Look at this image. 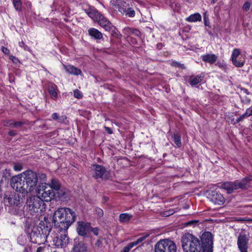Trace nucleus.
<instances>
[{
  "label": "nucleus",
  "instance_id": "nucleus-14",
  "mask_svg": "<svg viewBox=\"0 0 252 252\" xmlns=\"http://www.w3.org/2000/svg\"><path fill=\"white\" fill-rule=\"evenodd\" d=\"M249 235L241 233L237 238V245L240 252H248Z\"/></svg>",
  "mask_w": 252,
  "mask_h": 252
},
{
  "label": "nucleus",
  "instance_id": "nucleus-37",
  "mask_svg": "<svg viewBox=\"0 0 252 252\" xmlns=\"http://www.w3.org/2000/svg\"><path fill=\"white\" fill-rule=\"evenodd\" d=\"M13 3L16 10L20 11L21 10V0H13Z\"/></svg>",
  "mask_w": 252,
  "mask_h": 252
},
{
  "label": "nucleus",
  "instance_id": "nucleus-35",
  "mask_svg": "<svg viewBox=\"0 0 252 252\" xmlns=\"http://www.w3.org/2000/svg\"><path fill=\"white\" fill-rule=\"evenodd\" d=\"M173 139V141L175 144L178 147H180L182 145V143L181 141V136L177 134H174L172 136Z\"/></svg>",
  "mask_w": 252,
  "mask_h": 252
},
{
  "label": "nucleus",
  "instance_id": "nucleus-17",
  "mask_svg": "<svg viewBox=\"0 0 252 252\" xmlns=\"http://www.w3.org/2000/svg\"><path fill=\"white\" fill-rule=\"evenodd\" d=\"M240 51L239 49L236 48L233 50L231 59L233 65L237 67H242L245 63V59L240 60L239 62H237V59L240 58Z\"/></svg>",
  "mask_w": 252,
  "mask_h": 252
},
{
  "label": "nucleus",
  "instance_id": "nucleus-57",
  "mask_svg": "<svg viewBox=\"0 0 252 252\" xmlns=\"http://www.w3.org/2000/svg\"><path fill=\"white\" fill-rule=\"evenodd\" d=\"M244 59H242V58H238L237 59V62H239L240 60H244Z\"/></svg>",
  "mask_w": 252,
  "mask_h": 252
},
{
  "label": "nucleus",
  "instance_id": "nucleus-47",
  "mask_svg": "<svg viewBox=\"0 0 252 252\" xmlns=\"http://www.w3.org/2000/svg\"><path fill=\"white\" fill-rule=\"evenodd\" d=\"M251 7V3L249 2H246L243 6V8L244 10L247 11H248Z\"/></svg>",
  "mask_w": 252,
  "mask_h": 252
},
{
  "label": "nucleus",
  "instance_id": "nucleus-53",
  "mask_svg": "<svg viewBox=\"0 0 252 252\" xmlns=\"http://www.w3.org/2000/svg\"><path fill=\"white\" fill-rule=\"evenodd\" d=\"M19 46L21 47H23L24 49H26L27 46L25 44L23 41L20 42L19 43Z\"/></svg>",
  "mask_w": 252,
  "mask_h": 252
},
{
  "label": "nucleus",
  "instance_id": "nucleus-8",
  "mask_svg": "<svg viewBox=\"0 0 252 252\" xmlns=\"http://www.w3.org/2000/svg\"><path fill=\"white\" fill-rule=\"evenodd\" d=\"M36 189V192L38 196L43 201L49 202L55 197V193L51 187L45 182H42Z\"/></svg>",
  "mask_w": 252,
  "mask_h": 252
},
{
  "label": "nucleus",
  "instance_id": "nucleus-40",
  "mask_svg": "<svg viewBox=\"0 0 252 252\" xmlns=\"http://www.w3.org/2000/svg\"><path fill=\"white\" fill-rule=\"evenodd\" d=\"M198 220H191L185 222V225L186 226H191L194 227L198 224Z\"/></svg>",
  "mask_w": 252,
  "mask_h": 252
},
{
  "label": "nucleus",
  "instance_id": "nucleus-55",
  "mask_svg": "<svg viewBox=\"0 0 252 252\" xmlns=\"http://www.w3.org/2000/svg\"><path fill=\"white\" fill-rule=\"evenodd\" d=\"M105 129L108 133L111 134L112 133V130L110 128L105 126Z\"/></svg>",
  "mask_w": 252,
  "mask_h": 252
},
{
  "label": "nucleus",
  "instance_id": "nucleus-28",
  "mask_svg": "<svg viewBox=\"0 0 252 252\" xmlns=\"http://www.w3.org/2000/svg\"><path fill=\"white\" fill-rule=\"evenodd\" d=\"M15 200L14 199L12 195H5L3 198L4 203L6 206H10L15 204Z\"/></svg>",
  "mask_w": 252,
  "mask_h": 252
},
{
  "label": "nucleus",
  "instance_id": "nucleus-10",
  "mask_svg": "<svg viewBox=\"0 0 252 252\" xmlns=\"http://www.w3.org/2000/svg\"><path fill=\"white\" fill-rule=\"evenodd\" d=\"M96 21L106 31L109 32L112 36L117 38L119 37L120 34L116 27L101 14Z\"/></svg>",
  "mask_w": 252,
  "mask_h": 252
},
{
  "label": "nucleus",
  "instance_id": "nucleus-46",
  "mask_svg": "<svg viewBox=\"0 0 252 252\" xmlns=\"http://www.w3.org/2000/svg\"><path fill=\"white\" fill-rule=\"evenodd\" d=\"M248 117L249 116L247 115V114L246 113H245L242 116H241L240 117L236 119V122L239 123V122L242 121L244 119H245L246 118Z\"/></svg>",
  "mask_w": 252,
  "mask_h": 252
},
{
  "label": "nucleus",
  "instance_id": "nucleus-12",
  "mask_svg": "<svg viewBox=\"0 0 252 252\" xmlns=\"http://www.w3.org/2000/svg\"><path fill=\"white\" fill-rule=\"evenodd\" d=\"M201 240L202 244L203 252H213V235L210 232H204Z\"/></svg>",
  "mask_w": 252,
  "mask_h": 252
},
{
  "label": "nucleus",
  "instance_id": "nucleus-25",
  "mask_svg": "<svg viewBox=\"0 0 252 252\" xmlns=\"http://www.w3.org/2000/svg\"><path fill=\"white\" fill-rule=\"evenodd\" d=\"M71 252H87V247L84 244L79 243L74 246Z\"/></svg>",
  "mask_w": 252,
  "mask_h": 252
},
{
  "label": "nucleus",
  "instance_id": "nucleus-45",
  "mask_svg": "<svg viewBox=\"0 0 252 252\" xmlns=\"http://www.w3.org/2000/svg\"><path fill=\"white\" fill-rule=\"evenodd\" d=\"M74 96L76 98H81L82 97V94L79 91L76 90L74 91Z\"/></svg>",
  "mask_w": 252,
  "mask_h": 252
},
{
  "label": "nucleus",
  "instance_id": "nucleus-22",
  "mask_svg": "<svg viewBox=\"0 0 252 252\" xmlns=\"http://www.w3.org/2000/svg\"><path fill=\"white\" fill-rule=\"evenodd\" d=\"M123 33L127 36H129L131 35L139 36L141 34L140 32L137 29L128 27H126L123 30Z\"/></svg>",
  "mask_w": 252,
  "mask_h": 252
},
{
  "label": "nucleus",
  "instance_id": "nucleus-3",
  "mask_svg": "<svg viewBox=\"0 0 252 252\" xmlns=\"http://www.w3.org/2000/svg\"><path fill=\"white\" fill-rule=\"evenodd\" d=\"M51 228L45 225L44 222H40L38 225H31L26 229V231L32 242L40 244L47 241Z\"/></svg>",
  "mask_w": 252,
  "mask_h": 252
},
{
  "label": "nucleus",
  "instance_id": "nucleus-4",
  "mask_svg": "<svg viewBox=\"0 0 252 252\" xmlns=\"http://www.w3.org/2000/svg\"><path fill=\"white\" fill-rule=\"evenodd\" d=\"M181 243L184 252H203L200 240L191 234L184 235L181 238Z\"/></svg>",
  "mask_w": 252,
  "mask_h": 252
},
{
  "label": "nucleus",
  "instance_id": "nucleus-29",
  "mask_svg": "<svg viewBox=\"0 0 252 252\" xmlns=\"http://www.w3.org/2000/svg\"><path fill=\"white\" fill-rule=\"evenodd\" d=\"M149 236V234L143 235L138 238L136 241L131 242L133 247L137 245H142L147 238Z\"/></svg>",
  "mask_w": 252,
  "mask_h": 252
},
{
  "label": "nucleus",
  "instance_id": "nucleus-50",
  "mask_svg": "<svg viewBox=\"0 0 252 252\" xmlns=\"http://www.w3.org/2000/svg\"><path fill=\"white\" fill-rule=\"evenodd\" d=\"M245 113L249 117L250 116H252V106H251L246 110Z\"/></svg>",
  "mask_w": 252,
  "mask_h": 252
},
{
  "label": "nucleus",
  "instance_id": "nucleus-18",
  "mask_svg": "<svg viewBox=\"0 0 252 252\" xmlns=\"http://www.w3.org/2000/svg\"><path fill=\"white\" fill-rule=\"evenodd\" d=\"M56 193L57 197L62 201H66L69 195L68 190L64 188L60 189L57 191Z\"/></svg>",
  "mask_w": 252,
  "mask_h": 252
},
{
  "label": "nucleus",
  "instance_id": "nucleus-33",
  "mask_svg": "<svg viewBox=\"0 0 252 252\" xmlns=\"http://www.w3.org/2000/svg\"><path fill=\"white\" fill-rule=\"evenodd\" d=\"M17 242L19 245L25 246L27 245L29 242H28L26 235H21L17 238Z\"/></svg>",
  "mask_w": 252,
  "mask_h": 252
},
{
  "label": "nucleus",
  "instance_id": "nucleus-56",
  "mask_svg": "<svg viewBox=\"0 0 252 252\" xmlns=\"http://www.w3.org/2000/svg\"><path fill=\"white\" fill-rule=\"evenodd\" d=\"M218 0H212L211 3H213V4H214Z\"/></svg>",
  "mask_w": 252,
  "mask_h": 252
},
{
  "label": "nucleus",
  "instance_id": "nucleus-52",
  "mask_svg": "<svg viewBox=\"0 0 252 252\" xmlns=\"http://www.w3.org/2000/svg\"><path fill=\"white\" fill-rule=\"evenodd\" d=\"M1 50L2 52L6 55H8L10 53L9 50L6 47H2Z\"/></svg>",
  "mask_w": 252,
  "mask_h": 252
},
{
  "label": "nucleus",
  "instance_id": "nucleus-27",
  "mask_svg": "<svg viewBox=\"0 0 252 252\" xmlns=\"http://www.w3.org/2000/svg\"><path fill=\"white\" fill-rule=\"evenodd\" d=\"M202 17L199 13H195L190 15L189 17L186 18V21L189 22H195L197 21H200Z\"/></svg>",
  "mask_w": 252,
  "mask_h": 252
},
{
  "label": "nucleus",
  "instance_id": "nucleus-7",
  "mask_svg": "<svg viewBox=\"0 0 252 252\" xmlns=\"http://www.w3.org/2000/svg\"><path fill=\"white\" fill-rule=\"evenodd\" d=\"M110 4L114 10L118 11L123 15L129 17L135 16V11L130 7L126 0H111Z\"/></svg>",
  "mask_w": 252,
  "mask_h": 252
},
{
  "label": "nucleus",
  "instance_id": "nucleus-44",
  "mask_svg": "<svg viewBox=\"0 0 252 252\" xmlns=\"http://www.w3.org/2000/svg\"><path fill=\"white\" fill-rule=\"evenodd\" d=\"M95 212L96 214L97 215L98 218H101L103 215V210L99 208H96L95 209Z\"/></svg>",
  "mask_w": 252,
  "mask_h": 252
},
{
  "label": "nucleus",
  "instance_id": "nucleus-51",
  "mask_svg": "<svg viewBox=\"0 0 252 252\" xmlns=\"http://www.w3.org/2000/svg\"><path fill=\"white\" fill-rule=\"evenodd\" d=\"M9 58L14 63H16L19 62L18 59L12 55H10L9 56Z\"/></svg>",
  "mask_w": 252,
  "mask_h": 252
},
{
  "label": "nucleus",
  "instance_id": "nucleus-23",
  "mask_svg": "<svg viewBox=\"0 0 252 252\" xmlns=\"http://www.w3.org/2000/svg\"><path fill=\"white\" fill-rule=\"evenodd\" d=\"M89 34L96 40L101 39L103 38L102 33L98 30L91 28L88 30Z\"/></svg>",
  "mask_w": 252,
  "mask_h": 252
},
{
  "label": "nucleus",
  "instance_id": "nucleus-6",
  "mask_svg": "<svg viewBox=\"0 0 252 252\" xmlns=\"http://www.w3.org/2000/svg\"><path fill=\"white\" fill-rule=\"evenodd\" d=\"M29 211L32 215H39L45 209V204L39 196L33 195L27 200Z\"/></svg>",
  "mask_w": 252,
  "mask_h": 252
},
{
  "label": "nucleus",
  "instance_id": "nucleus-31",
  "mask_svg": "<svg viewBox=\"0 0 252 252\" xmlns=\"http://www.w3.org/2000/svg\"><path fill=\"white\" fill-rule=\"evenodd\" d=\"M35 244L30 241L27 245L24 246L23 252H35V248L36 247Z\"/></svg>",
  "mask_w": 252,
  "mask_h": 252
},
{
  "label": "nucleus",
  "instance_id": "nucleus-30",
  "mask_svg": "<svg viewBox=\"0 0 252 252\" xmlns=\"http://www.w3.org/2000/svg\"><path fill=\"white\" fill-rule=\"evenodd\" d=\"M132 218V215L128 213L121 214L119 216V220L122 223L127 222Z\"/></svg>",
  "mask_w": 252,
  "mask_h": 252
},
{
  "label": "nucleus",
  "instance_id": "nucleus-48",
  "mask_svg": "<svg viewBox=\"0 0 252 252\" xmlns=\"http://www.w3.org/2000/svg\"><path fill=\"white\" fill-rule=\"evenodd\" d=\"M45 249V247H36L35 248V252H44Z\"/></svg>",
  "mask_w": 252,
  "mask_h": 252
},
{
  "label": "nucleus",
  "instance_id": "nucleus-34",
  "mask_svg": "<svg viewBox=\"0 0 252 252\" xmlns=\"http://www.w3.org/2000/svg\"><path fill=\"white\" fill-rule=\"evenodd\" d=\"M52 117L54 120L57 121L59 123H63L64 120L66 119L65 116H60L59 114L57 113H54L52 115Z\"/></svg>",
  "mask_w": 252,
  "mask_h": 252
},
{
  "label": "nucleus",
  "instance_id": "nucleus-2",
  "mask_svg": "<svg viewBox=\"0 0 252 252\" xmlns=\"http://www.w3.org/2000/svg\"><path fill=\"white\" fill-rule=\"evenodd\" d=\"M76 215L68 208H60L56 210L53 216V221L59 231H66L75 221Z\"/></svg>",
  "mask_w": 252,
  "mask_h": 252
},
{
  "label": "nucleus",
  "instance_id": "nucleus-32",
  "mask_svg": "<svg viewBox=\"0 0 252 252\" xmlns=\"http://www.w3.org/2000/svg\"><path fill=\"white\" fill-rule=\"evenodd\" d=\"M51 187L52 189L54 191L58 190L60 189H61V185L59 182L54 179H52L51 183L50 184H48Z\"/></svg>",
  "mask_w": 252,
  "mask_h": 252
},
{
  "label": "nucleus",
  "instance_id": "nucleus-24",
  "mask_svg": "<svg viewBox=\"0 0 252 252\" xmlns=\"http://www.w3.org/2000/svg\"><path fill=\"white\" fill-rule=\"evenodd\" d=\"M85 12L91 18L93 19L95 21L97 20L99 16L101 15V14L94 8H88L85 10Z\"/></svg>",
  "mask_w": 252,
  "mask_h": 252
},
{
  "label": "nucleus",
  "instance_id": "nucleus-15",
  "mask_svg": "<svg viewBox=\"0 0 252 252\" xmlns=\"http://www.w3.org/2000/svg\"><path fill=\"white\" fill-rule=\"evenodd\" d=\"M208 198L215 204L221 205L225 201L223 195L216 190H209L208 191Z\"/></svg>",
  "mask_w": 252,
  "mask_h": 252
},
{
  "label": "nucleus",
  "instance_id": "nucleus-20",
  "mask_svg": "<svg viewBox=\"0 0 252 252\" xmlns=\"http://www.w3.org/2000/svg\"><path fill=\"white\" fill-rule=\"evenodd\" d=\"M24 124L22 121H14L13 120H6L3 121V125L5 126H10L11 127H20Z\"/></svg>",
  "mask_w": 252,
  "mask_h": 252
},
{
  "label": "nucleus",
  "instance_id": "nucleus-1",
  "mask_svg": "<svg viewBox=\"0 0 252 252\" xmlns=\"http://www.w3.org/2000/svg\"><path fill=\"white\" fill-rule=\"evenodd\" d=\"M46 181L44 173H36L32 170H28L14 176L11 180L12 188L17 192L26 194L36 191L37 185Z\"/></svg>",
  "mask_w": 252,
  "mask_h": 252
},
{
  "label": "nucleus",
  "instance_id": "nucleus-39",
  "mask_svg": "<svg viewBox=\"0 0 252 252\" xmlns=\"http://www.w3.org/2000/svg\"><path fill=\"white\" fill-rule=\"evenodd\" d=\"M171 65L172 66L180 68L182 69H185L186 67L184 64L181 63L177 61H172L171 63Z\"/></svg>",
  "mask_w": 252,
  "mask_h": 252
},
{
  "label": "nucleus",
  "instance_id": "nucleus-19",
  "mask_svg": "<svg viewBox=\"0 0 252 252\" xmlns=\"http://www.w3.org/2000/svg\"><path fill=\"white\" fill-rule=\"evenodd\" d=\"M63 68L66 72L71 75H78L82 73L80 69L72 65H63Z\"/></svg>",
  "mask_w": 252,
  "mask_h": 252
},
{
  "label": "nucleus",
  "instance_id": "nucleus-42",
  "mask_svg": "<svg viewBox=\"0 0 252 252\" xmlns=\"http://www.w3.org/2000/svg\"><path fill=\"white\" fill-rule=\"evenodd\" d=\"M13 168L16 171H20L23 169V166L21 163H15L14 164Z\"/></svg>",
  "mask_w": 252,
  "mask_h": 252
},
{
  "label": "nucleus",
  "instance_id": "nucleus-9",
  "mask_svg": "<svg viewBox=\"0 0 252 252\" xmlns=\"http://www.w3.org/2000/svg\"><path fill=\"white\" fill-rule=\"evenodd\" d=\"M176 244L169 239L158 241L155 245V252H176Z\"/></svg>",
  "mask_w": 252,
  "mask_h": 252
},
{
  "label": "nucleus",
  "instance_id": "nucleus-16",
  "mask_svg": "<svg viewBox=\"0 0 252 252\" xmlns=\"http://www.w3.org/2000/svg\"><path fill=\"white\" fill-rule=\"evenodd\" d=\"M91 226L89 223L83 221H78L77 231L78 234L82 236H85L90 231Z\"/></svg>",
  "mask_w": 252,
  "mask_h": 252
},
{
  "label": "nucleus",
  "instance_id": "nucleus-41",
  "mask_svg": "<svg viewBox=\"0 0 252 252\" xmlns=\"http://www.w3.org/2000/svg\"><path fill=\"white\" fill-rule=\"evenodd\" d=\"M203 19L205 26L206 27H210V22L208 18V15H207L206 12L203 14Z\"/></svg>",
  "mask_w": 252,
  "mask_h": 252
},
{
  "label": "nucleus",
  "instance_id": "nucleus-58",
  "mask_svg": "<svg viewBox=\"0 0 252 252\" xmlns=\"http://www.w3.org/2000/svg\"><path fill=\"white\" fill-rule=\"evenodd\" d=\"M53 252H57V251H54Z\"/></svg>",
  "mask_w": 252,
  "mask_h": 252
},
{
  "label": "nucleus",
  "instance_id": "nucleus-5",
  "mask_svg": "<svg viewBox=\"0 0 252 252\" xmlns=\"http://www.w3.org/2000/svg\"><path fill=\"white\" fill-rule=\"evenodd\" d=\"M252 180V176L246 177L241 180L220 183L219 187L226 190L228 193H231L235 190L247 189Z\"/></svg>",
  "mask_w": 252,
  "mask_h": 252
},
{
  "label": "nucleus",
  "instance_id": "nucleus-49",
  "mask_svg": "<svg viewBox=\"0 0 252 252\" xmlns=\"http://www.w3.org/2000/svg\"><path fill=\"white\" fill-rule=\"evenodd\" d=\"M90 231L92 232L96 236L98 234V229L97 227L93 228L91 227Z\"/></svg>",
  "mask_w": 252,
  "mask_h": 252
},
{
  "label": "nucleus",
  "instance_id": "nucleus-11",
  "mask_svg": "<svg viewBox=\"0 0 252 252\" xmlns=\"http://www.w3.org/2000/svg\"><path fill=\"white\" fill-rule=\"evenodd\" d=\"M90 172L94 178L107 179L109 176V172L106 168L100 165L93 164L90 167Z\"/></svg>",
  "mask_w": 252,
  "mask_h": 252
},
{
  "label": "nucleus",
  "instance_id": "nucleus-54",
  "mask_svg": "<svg viewBox=\"0 0 252 252\" xmlns=\"http://www.w3.org/2000/svg\"><path fill=\"white\" fill-rule=\"evenodd\" d=\"M8 134L10 136H14L16 134V132L15 130H11L8 132Z\"/></svg>",
  "mask_w": 252,
  "mask_h": 252
},
{
  "label": "nucleus",
  "instance_id": "nucleus-26",
  "mask_svg": "<svg viewBox=\"0 0 252 252\" xmlns=\"http://www.w3.org/2000/svg\"><path fill=\"white\" fill-rule=\"evenodd\" d=\"M203 76H191L189 77V84L191 86H194L202 82L203 80Z\"/></svg>",
  "mask_w": 252,
  "mask_h": 252
},
{
  "label": "nucleus",
  "instance_id": "nucleus-13",
  "mask_svg": "<svg viewBox=\"0 0 252 252\" xmlns=\"http://www.w3.org/2000/svg\"><path fill=\"white\" fill-rule=\"evenodd\" d=\"M50 239H47V243H50L49 246H55L57 248H63L65 247L68 243V238L66 235L61 234L60 237L55 236H49Z\"/></svg>",
  "mask_w": 252,
  "mask_h": 252
},
{
  "label": "nucleus",
  "instance_id": "nucleus-43",
  "mask_svg": "<svg viewBox=\"0 0 252 252\" xmlns=\"http://www.w3.org/2000/svg\"><path fill=\"white\" fill-rule=\"evenodd\" d=\"M133 247V245L131 243H130L127 246L124 247L121 252H128Z\"/></svg>",
  "mask_w": 252,
  "mask_h": 252
},
{
  "label": "nucleus",
  "instance_id": "nucleus-38",
  "mask_svg": "<svg viewBox=\"0 0 252 252\" xmlns=\"http://www.w3.org/2000/svg\"><path fill=\"white\" fill-rule=\"evenodd\" d=\"M216 65H217L222 70L226 72L228 70V68L227 65L224 62H218Z\"/></svg>",
  "mask_w": 252,
  "mask_h": 252
},
{
  "label": "nucleus",
  "instance_id": "nucleus-36",
  "mask_svg": "<svg viewBox=\"0 0 252 252\" xmlns=\"http://www.w3.org/2000/svg\"><path fill=\"white\" fill-rule=\"evenodd\" d=\"M49 92L50 94L51 95V97L54 98L56 99L57 97L58 94L56 92V90L54 87H50L49 88Z\"/></svg>",
  "mask_w": 252,
  "mask_h": 252
},
{
  "label": "nucleus",
  "instance_id": "nucleus-21",
  "mask_svg": "<svg viewBox=\"0 0 252 252\" xmlns=\"http://www.w3.org/2000/svg\"><path fill=\"white\" fill-rule=\"evenodd\" d=\"M201 58L203 62L211 64L215 63L218 59V57L214 54H204L202 55Z\"/></svg>",
  "mask_w": 252,
  "mask_h": 252
}]
</instances>
